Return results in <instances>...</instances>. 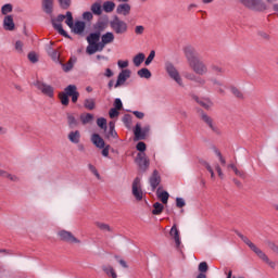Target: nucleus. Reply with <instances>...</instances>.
<instances>
[{
  "instance_id": "59",
  "label": "nucleus",
  "mask_w": 278,
  "mask_h": 278,
  "mask_svg": "<svg viewBox=\"0 0 278 278\" xmlns=\"http://www.w3.org/2000/svg\"><path fill=\"white\" fill-rule=\"evenodd\" d=\"M0 253H5V250H0Z\"/></svg>"
},
{
  "instance_id": "30",
  "label": "nucleus",
  "mask_w": 278,
  "mask_h": 278,
  "mask_svg": "<svg viewBox=\"0 0 278 278\" xmlns=\"http://www.w3.org/2000/svg\"><path fill=\"white\" fill-rule=\"evenodd\" d=\"M151 186L153 188H157V186H160V176H157V174H154L152 179H151Z\"/></svg>"
},
{
  "instance_id": "15",
  "label": "nucleus",
  "mask_w": 278,
  "mask_h": 278,
  "mask_svg": "<svg viewBox=\"0 0 278 278\" xmlns=\"http://www.w3.org/2000/svg\"><path fill=\"white\" fill-rule=\"evenodd\" d=\"M127 77H129V71L125 70L118 75L116 86H122V84H125Z\"/></svg>"
},
{
  "instance_id": "17",
  "label": "nucleus",
  "mask_w": 278,
  "mask_h": 278,
  "mask_svg": "<svg viewBox=\"0 0 278 278\" xmlns=\"http://www.w3.org/2000/svg\"><path fill=\"white\" fill-rule=\"evenodd\" d=\"M114 41V34L112 33H106L105 35L102 36V45H110V42Z\"/></svg>"
},
{
  "instance_id": "5",
  "label": "nucleus",
  "mask_w": 278,
  "mask_h": 278,
  "mask_svg": "<svg viewBox=\"0 0 278 278\" xmlns=\"http://www.w3.org/2000/svg\"><path fill=\"white\" fill-rule=\"evenodd\" d=\"M132 194L137 201H142L144 192L142 191V186L140 185V179H136L132 182Z\"/></svg>"
},
{
  "instance_id": "16",
  "label": "nucleus",
  "mask_w": 278,
  "mask_h": 278,
  "mask_svg": "<svg viewBox=\"0 0 278 278\" xmlns=\"http://www.w3.org/2000/svg\"><path fill=\"white\" fill-rule=\"evenodd\" d=\"M101 38V34L99 33H92L87 37V41L91 43L99 45V40Z\"/></svg>"
},
{
  "instance_id": "27",
  "label": "nucleus",
  "mask_w": 278,
  "mask_h": 278,
  "mask_svg": "<svg viewBox=\"0 0 278 278\" xmlns=\"http://www.w3.org/2000/svg\"><path fill=\"white\" fill-rule=\"evenodd\" d=\"M91 12L93 14H98V16L101 15V3H98V2L93 3L91 5Z\"/></svg>"
},
{
  "instance_id": "56",
  "label": "nucleus",
  "mask_w": 278,
  "mask_h": 278,
  "mask_svg": "<svg viewBox=\"0 0 278 278\" xmlns=\"http://www.w3.org/2000/svg\"><path fill=\"white\" fill-rule=\"evenodd\" d=\"M176 249H177V251H181V245H180V244H177V245H176Z\"/></svg>"
},
{
  "instance_id": "23",
  "label": "nucleus",
  "mask_w": 278,
  "mask_h": 278,
  "mask_svg": "<svg viewBox=\"0 0 278 278\" xmlns=\"http://www.w3.org/2000/svg\"><path fill=\"white\" fill-rule=\"evenodd\" d=\"M80 121L84 125H88V123H92V114H83L80 116Z\"/></svg>"
},
{
  "instance_id": "44",
  "label": "nucleus",
  "mask_w": 278,
  "mask_h": 278,
  "mask_svg": "<svg viewBox=\"0 0 278 278\" xmlns=\"http://www.w3.org/2000/svg\"><path fill=\"white\" fill-rule=\"evenodd\" d=\"M270 251H273V253H275V255H278V245L277 244H271L269 247Z\"/></svg>"
},
{
  "instance_id": "21",
  "label": "nucleus",
  "mask_w": 278,
  "mask_h": 278,
  "mask_svg": "<svg viewBox=\"0 0 278 278\" xmlns=\"http://www.w3.org/2000/svg\"><path fill=\"white\" fill-rule=\"evenodd\" d=\"M157 197L160 198L162 203L164 204L168 203V197H169L168 192L157 190Z\"/></svg>"
},
{
  "instance_id": "19",
  "label": "nucleus",
  "mask_w": 278,
  "mask_h": 278,
  "mask_svg": "<svg viewBox=\"0 0 278 278\" xmlns=\"http://www.w3.org/2000/svg\"><path fill=\"white\" fill-rule=\"evenodd\" d=\"M170 236L172 238H174L176 244H179V242H181L179 240V230L177 229V226H173L170 229Z\"/></svg>"
},
{
  "instance_id": "34",
  "label": "nucleus",
  "mask_w": 278,
  "mask_h": 278,
  "mask_svg": "<svg viewBox=\"0 0 278 278\" xmlns=\"http://www.w3.org/2000/svg\"><path fill=\"white\" fill-rule=\"evenodd\" d=\"M63 236H64V238L67 239V242H79V240H77V238L71 236V233L65 232V233H63Z\"/></svg>"
},
{
  "instance_id": "31",
  "label": "nucleus",
  "mask_w": 278,
  "mask_h": 278,
  "mask_svg": "<svg viewBox=\"0 0 278 278\" xmlns=\"http://www.w3.org/2000/svg\"><path fill=\"white\" fill-rule=\"evenodd\" d=\"M97 124L101 129H108V121L105 118H98Z\"/></svg>"
},
{
  "instance_id": "26",
  "label": "nucleus",
  "mask_w": 278,
  "mask_h": 278,
  "mask_svg": "<svg viewBox=\"0 0 278 278\" xmlns=\"http://www.w3.org/2000/svg\"><path fill=\"white\" fill-rule=\"evenodd\" d=\"M208 268H210V267L207 266V263H206V262H201V263L199 264V267H198L200 274H202V275H205V273H207Z\"/></svg>"
},
{
  "instance_id": "49",
  "label": "nucleus",
  "mask_w": 278,
  "mask_h": 278,
  "mask_svg": "<svg viewBox=\"0 0 278 278\" xmlns=\"http://www.w3.org/2000/svg\"><path fill=\"white\" fill-rule=\"evenodd\" d=\"M118 262L123 268H129V266L127 265V262H125V260H119Z\"/></svg>"
},
{
  "instance_id": "36",
  "label": "nucleus",
  "mask_w": 278,
  "mask_h": 278,
  "mask_svg": "<svg viewBox=\"0 0 278 278\" xmlns=\"http://www.w3.org/2000/svg\"><path fill=\"white\" fill-rule=\"evenodd\" d=\"M59 3L62 8H70L71 7V0H59Z\"/></svg>"
},
{
  "instance_id": "14",
  "label": "nucleus",
  "mask_w": 278,
  "mask_h": 278,
  "mask_svg": "<svg viewBox=\"0 0 278 278\" xmlns=\"http://www.w3.org/2000/svg\"><path fill=\"white\" fill-rule=\"evenodd\" d=\"M118 14H123L124 16H127L129 12H131V5L129 4H119L117 7Z\"/></svg>"
},
{
  "instance_id": "40",
  "label": "nucleus",
  "mask_w": 278,
  "mask_h": 278,
  "mask_svg": "<svg viewBox=\"0 0 278 278\" xmlns=\"http://www.w3.org/2000/svg\"><path fill=\"white\" fill-rule=\"evenodd\" d=\"M153 58H155V51H151L150 55L146 60V64L149 65L150 62H153Z\"/></svg>"
},
{
  "instance_id": "11",
  "label": "nucleus",
  "mask_w": 278,
  "mask_h": 278,
  "mask_svg": "<svg viewBox=\"0 0 278 278\" xmlns=\"http://www.w3.org/2000/svg\"><path fill=\"white\" fill-rule=\"evenodd\" d=\"M91 140L93 144L98 147V149H105V141L103 140V138H101V136L93 135Z\"/></svg>"
},
{
  "instance_id": "8",
  "label": "nucleus",
  "mask_w": 278,
  "mask_h": 278,
  "mask_svg": "<svg viewBox=\"0 0 278 278\" xmlns=\"http://www.w3.org/2000/svg\"><path fill=\"white\" fill-rule=\"evenodd\" d=\"M192 68L194 73H198V75H203V73H206L207 67H205V64H203L201 61H193Z\"/></svg>"
},
{
  "instance_id": "33",
  "label": "nucleus",
  "mask_w": 278,
  "mask_h": 278,
  "mask_svg": "<svg viewBox=\"0 0 278 278\" xmlns=\"http://www.w3.org/2000/svg\"><path fill=\"white\" fill-rule=\"evenodd\" d=\"M137 151L144 152L147 151V144L142 141L138 142L136 146Z\"/></svg>"
},
{
  "instance_id": "24",
  "label": "nucleus",
  "mask_w": 278,
  "mask_h": 278,
  "mask_svg": "<svg viewBox=\"0 0 278 278\" xmlns=\"http://www.w3.org/2000/svg\"><path fill=\"white\" fill-rule=\"evenodd\" d=\"M139 157V165L143 166V168H147L149 166V160L144 156V154H138Z\"/></svg>"
},
{
  "instance_id": "22",
  "label": "nucleus",
  "mask_w": 278,
  "mask_h": 278,
  "mask_svg": "<svg viewBox=\"0 0 278 278\" xmlns=\"http://www.w3.org/2000/svg\"><path fill=\"white\" fill-rule=\"evenodd\" d=\"M42 93L48 94V97H53V87L49 85H43L42 86Z\"/></svg>"
},
{
  "instance_id": "42",
  "label": "nucleus",
  "mask_w": 278,
  "mask_h": 278,
  "mask_svg": "<svg viewBox=\"0 0 278 278\" xmlns=\"http://www.w3.org/2000/svg\"><path fill=\"white\" fill-rule=\"evenodd\" d=\"M102 155H104V157H108V155H110V146L104 147V149L102 150Z\"/></svg>"
},
{
  "instance_id": "9",
  "label": "nucleus",
  "mask_w": 278,
  "mask_h": 278,
  "mask_svg": "<svg viewBox=\"0 0 278 278\" xmlns=\"http://www.w3.org/2000/svg\"><path fill=\"white\" fill-rule=\"evenodd\" d=\"M211 162H213L214 164H225V159L219 151H214L211 155Z\"/></svg>"
},
{
  "instance_id": "3",
  "label": "nucleus",
  "mask_w": 278,
  "mask_h": 278,
  "mask_svg": "<svg viewBox=\"0 0 278 278\" xmlns=\"http://www.w3.org/2000/svg\"><path fill=\"white\" fill-rule=\"evenodd\" d=\"M249 247H250L251 251H253V253H255L257 255V257H260V260L265 262V264H267V266L269 268L275 269L277 267V264L275 262L270 261V258H268V255H266V253H264L262 250H260V248H257L255 244H250Z\"/></svg>"
},
{
  "instance_id": "48",
  "label": "nucleus",
  "mask_w": 278,
  "mask_h": 278,
  "mask_svg": "<svg viewBox=\"0 0 278 278\" xmlns=\"http://www.w3.org/2000/svg\"><path fill=\"white\" fill-rule=\"evenodd\" d=\"M67 121H68V123H70L71 125L77 123V121L75 119V117H74L73 115H70V116L67 117Z\"/></svg>"
},
{
  "instance_id": "12",
  "label": "nucleus",
  "mask_w": 278,
  "mask_h": 278,
  "mask_svg": "<svg viewBox=\"0 0 278 278\" xmlns=\"http://www.w3.org/2000/svg\"><path fill=\"white\" fill-rule=\"evenodd\" d=\"M102 270H103V273H105V275H108L109 277L117 278V276H116V270L114 269V267H112V265H103V266H102Z\"/></svg>"
},
{
  "instance_id": "41",
  "label": "nucleus",
  "mask_w": 278,
  "mask_h": 278,
  "mask_svg": "<svg viewBox=\"0 0 278 278\" xmlns=\"http://www.w3.org/2000/svg\"><path fill=\"white\" fill-rule=\"evenodd\" d=\"M123 108V102H121V99L115 100V110H121Z\"/></svg>"
},
{
  "instance_id": "35",
  "label": "nucleus",
  "mask_w": 278,
  "mask_h": 278,
  "mask_svg": "<svg viewBox=\"0 0 278 278\" xmlns=\"http://www.w3.org/2000/svg\"><path fill=\"white\" fill-rule=\"evenodd\" d=\"M12 12V4H5L2 7V14H10Z\"/></svg>"
},
{
  "instance_id": "2",
  "label": "nucleus",
  "mask_w": 278,
  "mask_h": 278,
  "mask_svg": "<svg viewBox=\"0 0 278 278\" xmlns=\"http://www.w3.org/2000/svg\"><path fill=\"white\" fill-rule=\"evenodd\" d=\"M66 25H68L74 34H84V30L86 29V23L81 21H76L73 24V14L71 12L66 13Z\"/></svg>"
},
{
  "instance_id": "39",
  "label": "nucleus",
  "mask_w": 278,
  "mask_h": 278,
  "mask_svg": "<svg viewBox=\"0 0 278 278\" xmlns=\"http://www.w3.org/2000/svg\"><path fill=\"white\" fill-rule=\"evenodd\" d=\"M83 18H84V21H92L93 16L90 12H85L83 14Z\"/></svg>"
},
{
  "instance_id": "32",
  "label": "nucleus",
  "mask_w": 278,
  "mask_h": 278,
  "mask_svg": "<svg viewBox=\"0 0 278 278\" xmlns=\"http://www.w3.org/2000/svg\"><path fill=\"white\" fill-rule=\"evenodd\" d=\"M169 75H170L176 81H179V73H177V70L170 67V68H169Z\"/></svg>"
},
{
  "instance_id": "46",
  "label": "nucleus",
  "mask_w": 278,
  "mask_h": 278,
  "mask_svg": "<svg viewBox=\"0 0 278 278\" xmlns=\"http://www.w3.org/2000/svg\"><path fill=\"white\" fill-rule=\"evenodd\" d=\"M86 108H88L89 110H93V109H94V102H92V101H87V102H86Z\"/></svg>"
},
{
  "instance_id": "7",
  "label": "nucleus",
  "mask_w": 278,
  "mask_h": 278,
  "mask_svg": "<svg viewBox=\"0 0 278 278\" xmlns=\"http://www.w3.org/2000/svg\"><path fill=\"white\" fill-rule=\"evenodd\" d=\"M136 140H144L147 138V134H149V128L142 129L140 124H137L134 130Z\"/></svg>"
},
{
  "instance_id": "52",
  "label": "nucleus",
  "mask_w": 278,
  "mask_h": 278,
  "mask_svg": "<svg viewBox=\"0 0 278 278\" xmlns=\"http://www.w3.org/2000/svg\"><path fill=\"white\" fill-rule=\"evenodd\" d=\"M142 31H144V27H142V26H137L136 27V33L137 34H142Z\"/></svg>"
},
{
  "instance_id": "20",
  "label": "nucleus",
  "mask_w": 278,
  "mask_h": 278,
  "mask_svg": "<svg viewBox=\"0 0 278 278\" xmlns=\"http://www.w3.org/2000/svg\"><path fill=\"white\" fill-rule=\"evenodd\" d=\"M114 8H116V4L112 1H106L103 3L104 12H113Z\"/></svg>"
},
{
  "instance_id": "29",
  "label": "nucleus",
  "mask_w": 278,
  "mask_h": 278,
  "mask_svg": "<svg viewBox=\"0 0 278 278\" xmlns=\"http://www.w3.org/2000/svg\"><path fill=\"white\" fill-rule=\"evenodd\" d=\"M138 75L141 77H146V79H149V77H151V72L147 68H142L138 72Z\"/></svg>"
},
{
  "instance_id": "58",
  "label": "nucleus",
  "mask_w": 278,
  "mask_h": 278,
  "mask_svg": "<svg viewBox=\"0 0 278 278\" xmlns=\"http://www.w3.org/2000/svg\"><path fill=\"white\" fill-rule=\"evenodd\" d=\"M213 0H203L204 3H212Z\"/></svg>"
},
{
  "instance_id": "37",
  "label": "nucleus",
  "mask_w": 278,
  "mask_h": 278,
  "mask_svg": "<svg viewBox=\"0 0 278 278\" xmlns=\"http://www.w3.org/2000/svg\"><path fill=\"white\" fill-rule=\"evenodd\" d=\"M109 116L110 118H116L118 116V109H111Z\"/></svg>"
},
{
  "instance_id": "50",
  "label": "nucleus",
  "mask_w": 278,
  "mask_h": 278,
  "mask_svg": "<svg viewBox=\"0 0 278 278\" xmlns=\"http://www.w3.org/2000/svg\"><path fill=\"white\" fill-rule=\"evenodd\" d=\"M15 49H17V51H22L23 50V43H21V41H17L15 43Z\"/></svg>"
},
{
  "instance_id": "28",
  "label": "nucleus",
  "mask_w": 278,
  "mask_h": 278,
  "mask_svg": "<svg viewBox=\"0 0 278 278\" xmlns=\"http://www.w3.org/2000/svg\"><path fill=\"white\" fill-rule=\"evenodd\" d=\"M68 138L71 142H75L77 144V142H79V131L71 132Z\"/></svg>"
},
{
  "instance_id": "55",
  "label": "nucleus",
  "mask_w": 278,
  "mask_h": 278,
  "mask_svg": "<svg viewBox=\"0 0 278 278\" xmlns=\"http://www.w3.org/2000/svg\"><path fill=\"white\" fill-rule=\"evenodd\" d=\"M106 77H112V71L111 70H106Z\"/></svg>"
},
{
  "instance_id": "13",
  "label": "nucleus",
  "mask_w": 278,
  "mask_h": 278,
  "mask_svg": "<svg viewBox=\"0 0 278 278\" xmlns=\"http://www.w3.org/2000/svg\"><path fill=\"white\" fill-rule=\"evenodd\" d=\"M3 25H4V28L8 29L9 31L14 30V20L12 18L11 15H8L7 17H4Z\"/></svg>"
},
{
  "instance_id": "43",
  "label": "nucleus",
  "mask_w": 278,
  "mask_h": 278,
  "mask_svg": "<svg viewBox=\"0 0 278 278\" xmlns=\"http://www.w3.org/2000/svg\"><path fill=\"white\" fill-rule=\"evenodd\" d=\"M118 66L121 68H127V66H129V63L127 61H119Z\"/></svg>"
},
{
  "instance_id": "45",
  "label": "nucleus",
  "mask_w": 278,
  "mask_h": 278,
  "mask_svg": "<svg viewBox=\"0 0 278 278\" xmlns=\"http://www.w3.org/2000/svg\"><path fill=\"white\" fill-rule=\"evenodd\" d=\"M176 203H177L178 207H184V205H186V203L184 202V199H181V198H178L176 200Z\"/></svg>"
},
{
  "instance_id": "57",
  "label": "nucleus",
  "mask_w": 278,
  "mask_h": 278,
  "mask_svg": "<svg viewBox=\"0 0 278 278\" xmlns=\"http://www.w3.org/2000/svg\"><path fill=\"white\" fill-rule=\"evenodd\" d=\"M217 173H218V175H223V172L220 170L219 167H217Z\"/></svg>"
},
{
  "instance_id": "47",
  "label": "nucleus",
  "mask_w": 278,
  "mask_h": 278,
  "mask_svg": "<svg viewBox=\"0 0 278 278\" xmlns=\"http://www.w3.org/2000/svg\"><path fill=\"white\" fill-rule=\"evenodd\" d=\"M134 114L137 116V118H144V113L142 112L135 111Z\"/></svg>"
},
{
  "instance_id": "1",
  "label": "nucleus",
  "mask_w": 278,
  "mask_h": 278,
  "mask_svg": "<svg viewBox=\"0 0 278 278\" xmlns=\"http://www.w3.org/2000/svg\"><path fill=\"white\" fill-rule=\"evenodd\" d=\"M62 105H68V97H72L73 103H77L79 98V92H77V87L75 85H70L65 88L64 92L59 94Z\"/></svg>"
},
{
  "instance_id": "53",
  "label": "nucleus",
  "mask_w": 278,
  "mask_h": 278,
  "mask_svg": "<svg viewBox=\"0 0 278 278\" xmlns=\"http://www.w3.org/2000/svg\"><path fill=\"white\" fill-rule=\"evenodd\" d=\"M71 68H73V64L72 63H70L67 66H65V71L66 72L71 71Z\"/></svg>"
},
{
  "instance_id": "25",
  "label": "nucleus",
  "mask_w": 278,
  "mask_h": 278,
  "mask_svg": "<svg viewBox=\"0 0 278 278\" xmlns=\"http://www.w3.org/2000/svg\"><path fill=\"white\" fill-rule=\"evenodd\" d=\"M143 62H144V54H142V53L137 54L134 59V64L136 66H140V64Z\"/></svg>"
},
{
  "instance_id": "18",
  "label": "nucleus",
  "mask_w": 278,
  "mask_h": 278,
  "mask_svg": "<svg viewBox=\"0 0 278 278\" xmlns=\"http://www.w3.org/2000/svg\"><path fill=\"white\" fill-rule=\"evenodd\" d=\"M153 211L152 214L154 216H159V214H162V212H164V205H162L160 202H156L153 204Z\"/></svg>"
},
{
  "instance_id": "54",
  "label": "nucleus",
  "mask_w": 278,
  "mask_h": 278,
  "mask_svg": "<svg viewBox=\"0 0 278 278\" xmlns=\"http://www.w3.org/2000/svg\"><path fill=\"white\" fill-rule=\"evenodd\" d=\"M197 278H207V275H205V274H199V275L197 276Z\"/></svg>"
},
{
  "instance_id": "51",
  "label": "nucleus",
  "mask_w": 278,
  "mask_h": 278,
  "mask_svg": "<svg viewBox=\"0 0 278 278\" xmlns=\"http://www.w3.org/2000/svg\"><path fill=\"white\" fill-rule=\"evenodd\" d=\"M111 136H112V138H116V131H114V124H111Z\"/></svg>"
},
{
  "instance_id": "38",
  "label": "nucleus",
  "mask_w": 278,
  "mask_h": 278,
  "mask_svg": "<svg viewBox=\"0 0 278 278\" xmlns=\"http://www.w3.org/2000/svg\"><path fill=\"white\" fill-rule=\"evenodd\" d=\"M28 59H29L30 62H33L34 64H36V62H38V55H36V53H29V54H28Z\"/></svg>"
},
{
  "instance_id": "6",
  "label": "nucleus",
  "mask_w": 278,
  "mask_h": 278,
  "mask_svg": "<svg viewBox=\"0 0 278 278\" xmlns=\"http://www.w3.org/2000/svg\"><path fill=\"white\" fill-rule=\"evenodd\" d=\"M64 18H66V15H59L58 18L53 21V26L59 31V34H61V36L68 38V34L65 33L64 28H62V23L64 22Z\"/></svg>"
},
{
  "instance_id": "10",
  "label": "nucleus",
  "mask_w": 278,
  "mask_h": 278,
  "mask_svg": "<svg viewBox=\"0 0 278 278\" xmlns=\"http://www.w3.org/2000/svg\"><path fill=\"white\" fill-rule=\"evenodd\" d=\"M101 49H103V45L89 42V46L87 47V53L92 55V53H97V51H101Z\"/></svg>"
},
{
  "instance_id": "4",
  "label": "nucleus",
  "mask_w": 278,
  "mask_h": 278,
  "mask_svg": "<svg viewBox=\"0 0 278 278\" xmlns=\"http://www.w3.org/2000/svg\"><path fill=\"white\" fill-rule=\"evenodd\" d=\"M111 27L116 34H125V31H127V24L124 21H121L118 17L113 20Z\"/></svg>"
}]
</instances>
